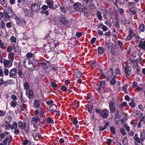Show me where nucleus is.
<instances>
[{"instance_id": "f257e3e1", "label": "nucleus", "mask_w": 145, "mask_h": 145, "mask_svg": "<svg viewBox=\"0 0 145 145\" xmlns=\"http://www.w3.org/2000/svg\"><path fill=\"white\" fill-rule=\"evenodd\" d=\"M3 139L2 142L0 145H9L12 141L13 138L10 133L7 131L0 133V141Z\"/></svg>"}, {"instance_id": "f03ea898", "label": "nucleus", "mask_w": 145, "mask_h": 145, "mask_svg": "<svg viewBox=\"0 0 145 145\" xmlns=\"http://www.w3.org/2000/svg\"><path fill=\"white\" fill-rule=\"evenodd\" d=\"M34 61L32 62L29 59L25 58L23 61L24 67L26 69L32 71L34 70L36 65L35 63H34Z\"/></svg>"}, {"instance_id": "7ed1b4c3", "label": "nucleus", "mask_w": 145, "mask_h": 145, "mask_svg": "<svg viewBox=\"0 0 145 145\" xmlns=\"http://www.w3.org/2000/svg\"><path fill=\"white\" fill-rule=\"evenodd\" d=\"M11 10V8L8 7L6 8L4 10L5 16L4 19L7 21L8 20V19L12 18L14 16V12Z\"/></svg>"}, {"instance_id": "20e7f679", "label": "nucleus", "mask_w": 145, "mask_h": 145, "mask_svg": "<svg viewBox=\"0 0 145 145\" xmlns=\"http://www.w3.org/2000/svg\"><path fill=\"white\" fill-rule=\"evenodd\" d=\"M109 104V109L111 114H113L116 111V107L114 105V102L112 101H110L108 102Z\"/></svg>"}, {"instance_id": "39448f33", "label": "nucleus", "mask_w": 145, "mask_h": 145, "mask_svg": "<svg viewBox=\"0 0 145 145\" xmlns=\"http://www.w3.org/2000/svg\"><path fill=\"white\" fill-rule=\"evenodd\" d=\"M109 111L106 109H104L101 110L100 116L103 119L107 118L109 115Z\"/></svg>"}, {"instance_id": "423d86ee", "label": "nucleus", "mask_w": 145, "mask_h": 145, "mask_svg": "<svg viewBox=\"0 0 145 145\" xmlns=\"http://www.w3.org/2000/svg\"><path fill=\"white\" fill-rule=\"evenodd\" d=\"M60 18V19H59L57 21L58 24L60 25H66L68 24V22L66 17L62 16Z\"/></svg>"}, {"instance_id": "0eeeda50", "label": "nucleus", "mask_w": 145, "mask_h": 145, "mask_svg": "<svg viewBox=\"0 0 145 145\" xmlns=\"http://www.w3.org/2000/svg\"><path fill=\"white\" fill-rule=\"evenodd\" d=\"M12 129H14V135H18L20 133L19 128H18V125L17 122L16 121H14L13 123V127Z\"/></svg>"}, {"instance_id": "6e6552de", "label": "nucleus", "mask_w": 145, "mask_h": 145, "mask_svg": "<svg viewBox=\"0 0 145 145\" xmlns=\"http://www.w3.org/2000/svg\"><path fill=\"white\" fill-rule=\"evenodd\" d=\"M42 66L43 68L45 70V71L46 73H48L49 72L50 68L49 63H44L42 64Z\"/></svg>"}, {"instance_id": "1a4fd4ad", "label": "nucleus", "mask_w": 145, "mask_h": 145, "mask_svg": "<svg viewBox=\"0 0 145 145\" xmlns=\"http://www.w3.org/2000/svg\"><path fill=\"white\" fill-rule=\"evenodd\" d=\"M17 73V70L15 68H13L10 71L9 77L11 78H14Z\"/></svg>"}, {"instance_id": "9d476101", "label": "nucleus", "mask_w": 145, "mask_h": 145, "mask_svg": "<svg viewBox=\"0 0 145 145\" xmlns=\"http://www.w3.org/2000/svg\"><path fill=\"white\" fill-rule=\"evenodd\" d=\"M125 72L126 74V76L127 78H128L130 75L129 72H131V67H124Z\"/></svg>"}, {"instance_id": "9b49d317", "label": "nucleus", "mask_w": 145, "mask_h": 145, "mask_svg": "<svg viewBox=\"0 0 145 145\" xmlns=\"http://www.w3.org/2000/svg\"><path fill=\"white\" fill-rule=\"evenodd\" d=\"M40 8V6L36 4H34L31 5V9L33 12H36L38 11Z\"/></svg>"}, {"instance_id": "f8f14e48", "label": "nucleus", "mask_w": 145, "mask_h": 145, "mask_svg": "<svg viewBox=\"0 0 145 145\" xmlns=\"http://www.w3.org/2000/svg\"><path fill=\"white\" fill-rule=\"evenodd\" d=\"M138 47L144 50H145V40L144 39H142L140 41Z\"/></svg>"}, {"instance_id": "ddd939ff", "label": "nucleus", "mask_w": 145, "mask_h": 145, "mask_svg": "<svg viewBox=\"0 0 145 145\" xmlns=\"http://www.w3.org/2000/svg\"><path fill=\"white\" fill-rule=\"evenodd\" d=\"M27 125L26 122H23L22 129L24 130L25 133H27L28 132L29 129V126H27Z\"/></svg>"}, {"instance_id": "4468645a", "label": "nucleus", "mask_w": 145, "mask_h": 145, "mask_svg": "<svg viewBox=\"0 0 145 145\" xmlns=\"http://www.w3.org/2000/svg\"><path fill=\"white\" fill-rule=\"evenodd\" d=\"M120 22L121 24L124 25L125 26H128L127 25H130L129 21L125 18L121 20Z\"/></svg>"}, {"instance_id": "2eb2a0df", "label": "nucleus", "mask_w": 145, "mask_h": 145, "mask_svg": "<svg viewBox=\"0 0 145 145\" xmlns=\"http://www.w3.org/2000/svg\"><path fill=\"white\" fill-rule=\"evenodd\" d=\"M34 95L33 91L31 90L29 91L28 94L27 92L26 93V95L28 97L29 100H31L33 98Z\"/></svg>"}, {"instance_id": "dca6fc26", "label": "nucleus", "mask_w": 145, "mask_h": 145, "mask_svg": "<svg viewBox=\"0 0 145 145\" xmlns=\"http://www.w3.org/2000/svg\"><path fill=\"white\" fill-rule=\"evenodd\" d=\"M25 11L26 15L27 16H31L34 14L33 12L31 9H26Z\"/></svg>"}, {"instance_id": "f3484780", "label": "nucleus", "mask_w": 145, "mask_h": 145, "mask_svg": "<svg viewBox=\"0 0 145 145\" xmlns=\"http://www.w3.org/2000/svg\"><path fill=\"white\" fill-rule=\"evenodd\" d=\"M46 2L47 4L49 5V7L50 8H53V5L54 4V1L52 0H46Z\"/></svg>"}, {"instance_id": "a211bd4d", "label": "nucleus", "mask_w": 145, "mask_h": 145, "mask_svg": "<svg viewBox=\"0 0 145 145\" xmlns=\"http://www.w3.org/2000/svg\"><path fill=\"white\" fill-rule=\"evenodd\" d=\"M129 11L130 14L133 15H135L137 12L136 9L135 7H131L129 9Z\"/></svg>"}, {"instance_id": "6ab92c4d", "label": "nucleus", "mask_w": 145, "mask_h": 145, "mask_svg": "<svg viewBox=\"0 0 145 145\" xmlns=\"http://www.w3.org/2000/svg\"><path fill=\"white\" fill-rule=\"evenodd\" d=\"M40 121V119L39 118L38 116H35L32 118L31 122H33L34 124H36V123H38Z\"/></svg>"}, {"instance_id": "aec40b11", "label": "nucleus", "mask_w": 145, "mask_h": 145, "mask_svg": "<svg viewBox=\"0 0 145 145\" xmlns=\"http://www.w3.org/2000/svg\"><path fill=\"white\" fill-rule=\"evenodd\" d=\"M57 109V106L55 104L50 105L49 107L50 111L53 112L56 111Z\"/></svg>"}, {"instance_id": "412c9836", "label": "nucleus", "mask_w": 145, "mask_h": 145, "mask_svg": "<svg viewBox=\"0 0 145 145\" xmlns=\"http://www.w3.org/2000/svg\"><path fill=\"white\" fill-rule=\"evenodd\" d=\"M140 138L141 141H143L145 139V130H142L140 135Z\"/></svg>"}, {"instance_id": "4be33fe9", "label": "nucleus", "mask_w": 145, "mask_h": 145, "mask_svg": "<svg viewBox=\"0 0 145 145\" xmlns=\"http://www.w3.org/2000/svg\"><path fill=\"white\" fill-rule=\"evenodd\" d=\"M114 26L117 28V30L119 31L120 28L119 20L118 18L116 19V22L114 24Z\"/></svg>"}, {"instance_id": "5701e85b", "label": "nucleus", "mask_w": 145, "mask_h": 145, "mask_svg": "<svg viewBox=\"0 0 145 145\" xmlns=\"http://www.w3.org/2000/svg\"><path fill=\"white\" fill-rule=\"evenodd\" d=\"M138 29L140 32H144L145 30V25L143 24H141L139 25Z\"/></svg>"}, {"instance_id": "b1692460", "label": "nucleus", "mask_w": 145, "mask_h": 145, "mask_svg": "<svg viewBox=\"0 0 145 145\" xmlns=\"http://www.w3.org/2000/svg\"><path fill=\"white\" fill-rule=\"evenodd\" d=\"M120 116V111L119 110H117L114 115V121H116V119H119Z\"/></svg>"}, {"instance_id": "393cba45", "label": "nucleus", "mask_w": 145, "mask_h": 145, "mask_svg": "<svg viewBox=\"0 0 145 145\" xmlns=\"http://www.w3.org/2000/svg\"><path fill=\"white\" fill-rule=\"evenodd\" d=\"M16 20L17 22V24L18 25H19L24 22L23 20L20 19L17 17L16 18Z\"/></svg>"}, {"instance_id": "a878e982", "label": "nucleus", "mask_w": 145, "mask_h": 145, "mask_svg": "<svg viewBox=\"0 0 145 145\" xmlns=\"http://www.w3.org/2000/svg\"><path fill=\"white\" fill-rule=\"evenodd\" d=\"M117 43L118 45L120 47L121 50L123 51L124 48V45L123 43L120 40L118 41Z\"/></svg>"}, {"instance_id": "bb28decb", "label": "nucleus", "mask_w": 145, "mask_h": 145, "mask_svg": "<svg viewBox=\"0 0 145 145\" xmlns=\"http://www.w3.org/2000/svg\"><path fill=\"white\" fill-rule=\"evenodd\" d=\"M96 15L98 19L99 20H103V16L102 15V14L101 12L100 11H97L96 13Z\"/></svg>"}, {"instance_id": "cd10ccee", "label": "nucleus", "mask_w": 145, "mask_h": 145, "mask_svg": "<svg viewBox=\"0 0 145 145\" xmlns=\"http://www.w3.org/2000/svg\"><path fill=\"white\" fill-rule=\"evenodd\" d=\"M116 76L114 75L113 76L112 79L110 81V84L113 86L116 83V80L115 79Z\"/></svg>"}, {"instance_id": "c85d7f7f", "label": "nucleus", "mask_w": 145, "mask_h": 145, "mask_svg": "<svg viewBox=\"0 0 145 145\" xmlns=\"http://www.w3.org/2000/svg\"><path fill=\"white\" fill-rule=\"evenodd\" d=\"M10 105L13 108H15L18 104V103L16 101L12 100L11 101Z\"/></svg>"}, {"instance_id": "c756f323", "label": "nucleus", "mask_w": 145, "mask_h": 145, "mask_svg": "<svg viewBox=\"0 0 145 145\" xmlns=\"http://www.w3.org/2000/svg\"><path fill=\"white\" fill-rule=\"evenodd\" d=\"M1 5L4 7L7 8V2L6 0H0Z\"/></svg>"}, {"instance_id": "7c9ffc66", "label": "nucleus", "mask_w": 145, "mask_h": 145, "mask_svg": "<svg viewBox=\"0 0 145 145\" xmlns=\"http://www.w3.org/2000/svg\"><path fill=\"white\" fill-rule=\"evenodd\" d=\"M34 105L37 108H39L40 106L39 101L37 100H35L34 101Z\"/></svg>"}, {"instance_id": "2f4dec72", "label": "nucleus", "mask_w": 145, "mask_h": 145, "mask_svg": "<svg viewBox=\"0 0 145 145\" xmlns=\"http://www.w3.org/2000/svg\"><path fill=\"white\" fill-rule=\"evenodd\" d=\"M98 52L100 54H102L104 52V50L102 47H99L98 48Z\"/></svg>"}, {"instance_id": "473e14b6", "label": "nucleus", "mask_w": 145, "mask_h": 145, "mask_svg": "<svg viewBox=\"0 0 145 145\" xmlns=\"http://www.w3.org/2000/svg\"><path fill=\"white\" fill-rule=\"evenodd\" d=\"M12 127L13 124L12 125H11L9 123H7L5 125V128L6 130H8L10 128L12 129Z\"/></svg>"}, {"instance_id": "72a5a7b5", "label": "nucleus", "mask_w": 145, "mask_h": 145, "mask_svg": "<svg viewBox=\"0 0 145 145\" xmlns=\"http://www.w3.org/2000/svg\"><path fill=\"white\" fill-rule=\"evenodd\" d=\"M17 73H18L19 75V77L21 78H23V76H22V74L23 73L22 70L19 69L17 70Z\"/></svg>"}, {"instance_id": "f704fd0d", "label": "nucleus", "mask_w": 145, "mask_h": 145, "mask_svg": "<svg viewBox=\"0 0 145 145\" xmlns=\"http://www.w3.org/2000/svg\"><path fill=\"white\" fill-rule=\"evenodd\" d=\"M133 37V35L129 34L126 37L125 40L126 41H130L132 39Z\"/></svg>"}, {"instance_id": "c9c22d12", "label": "nucleus", "mask_w": 145, "mask_h": 145, "mask_svg": "<svg viewBox=\"0 0 145 145\" xmlns=\"http://www.w3.org/2000/svg\"><path fill=\"white\" fill-rule=\"evenodd\" d=\"M127 105V103L126 102H123L120 105V108L122 110L123 109L124 107Z\"/></svg>"}, {"instance_id": "e433bc0d", "label": "nucleus", "mask_w": 145, "mask_h": 145, "mask_svg": "<svg viewBox=\"0 0 145 145\" xmlns=\"http://www.w3.org/2000/svg\"><path fill=\"white\" fill-rule=\"evenodd\" d=\"M8 58L9 59L11 60H13L14 59V53H10L8 55Z\"/></svg>"}, {"instance_id": "4c0bfd02", "label": "nucleus", "mask_w": 145, "mask_h": 145, "mask_svg": "<svg viewBox=\"0 0 145 145\" xmlns=\"http://www.w3.org/2000/svg\"><path fill=\"white\" fill-rule=\"evenodd\" d=\"M10 63V61L7 60H5L4 61V65L5 67H7L9 64Z\"/></svg>"}, {"instance_id": "58836bf2", "label": "nucleus", "mask_w": 145, "mask_h": 145, "mask_svg": "<svg viewBox=\"0 0 145 145\" xmlns=\"http://www.w3.org/2000/svg\"><path fill=\"white\" fill-rule=\"evenodd\" d=\"M131 124L134 127L136 126L137 125V121L134 120H133L131 122Z\"/></svg>"}, {"instance_id": "ea45409f", "label": "nucleus", "mask_w": 145, "mask_h": 145, "mask_svg": "<svg viewBox=\"0 0 145 145\" xmlns=\"http://www.w3.org/2000/svg\"><path fill=\"white\" fill-rule=\"evenodd\" d=\"M120 132L123 135L125 136L126 134V132L125 130L121 128L120 129Z\"/></svg>"}, {"instance_id": "a19ab883", "label": "nucleus", "mask_w": 145, "mask_h": 145, "mask_svg": "<svg viewBox=\"0 0 145 145\" xmlns=\"http://www.w3.org/2000/svg\"><path fill=\"white\" fill-rule=\"evenodd\" d=\"M29 87L28 83L27 82H25L24 84V89H27Z\"/></svg>"}, {"instance_id": "79ce46f5", "label": "nucleus", "mask_w": 145, "mask_h": 145, "mask_svg": "<svg viewBox=\"0 0 145 145\" xmlns=\"http://www.w3.org/2000/svg\"><path fill=\"white\" fill-rule=\"evenodd\" d=\"M5 23L2 21H1L0 23V28L4 29L5 27Z\"/></svg>"}, {"instance_id": "37998d69", "label": "nucleus", "mask_w": 145, "mask_h": 145, "mask_svg": "<svg viewBox=\"0 0 145 145\" xmlns=\"http://www.w3.org/2000/svg\"><path fill=\"white\" fill-rule=\"evenodd\" d=\"M110 130L113 134L114 135L116 134V132L115 129L113 126H111L110 127Z\"/></svg>"}, {"instance_id": "c03bdc74", "label": "nucleus", "mask_w": 145, "mask_h": 145, "mask_svg": "<svg viewBox=\"0 0 145 145\" xmlns=\"http://www.w3.org/2000/svg\"><path fill=\"white\" fill-rule=\"evenodd\" d=\"M7 84H14V82L13 80H8L6 82Z\"/></svg>"}, {"instance_id": "a18cd8bd", "label": "nucleus", "mask_w": 145, "mask_h": 145, "mask_svg": "<svg viewBox=\"0 0 145 145\" xmlns=\"http://www.w3.org/2000/svg\"><path fill=\"white\" fill-rule=\"evenodd\" d=\"M116 48L114 47H112L111 50L110 51V52L112 54L115 55L116 52V50H115Z\"/></svg>"}, {"instance_id": "49530a36", "label": "nucleus", "mask_w": 145, "mask_h": 145, "mask_svg": "<svg viewBox=\"0 0 145 145\" xmlns=\"http://www.w3.org/2000/svg\"><path fill=\"white\" fill-rule=\"evenodd\" d=\"M128 5L131 7H135V4L134 3L129 2H128Z\"/></svg>"}, {"instance_id": "de8ad7c7", "label": "nucleus", "mask_w": 145, "mask_h": 145, "mask_svg": "<svg viewBox=\"0 0 145 145\" xmlns=\"http://www.w3.org/2000/svg\"><path fill=\"white\" fill-rule=\"evenodd\" d=\"M13 48L12 46H8L7 47V51L8 52H10L11 50L13 49Z\"/></svg>"}, {"instance_id": "09e8293b", "label": "nucleus", "mask_w": 145, "mask_h": 145, "mask_svg": "<svg viewBox=\"0 0 145 145\" xmlns=\"http://www.w3.org/2000/svg\"><path fill=\"white\" fill-rule=\"evenodd\" d=\"M46 121L48 123H54V121H53L52 119L51 118H48L46 119Z\"/></svg>"}, {"instance_id": "8fccbe9b", "label": "nucleus", "mask_w": 145, "mask_h": 145, "mask_svg": "<svg viewBox=\"0 0 145 145\" xmlns=\"http://www.w3.org/2000/svg\"><path fill=\"white\" fill-rule=\"evenodd\" d=\"M115 73L116 75H120L121 73L120 71V70L119 69L116 68L115 70Z\"/></svg>"}, {"instance_id": "3c124183", "label": "nucleus", "mask_w": 145, "mask_h": 145, "mask_svg": "<svg viewBox=\"0 0 145 145\" xmlns=\"http://www.w3.org/2000/svg\"><path fill=\"white\" fill-rule=\"evenodd\" d=\"M33 54L30 53H29L26 55V56L27 57L26 58L29 59V58L32 57L33 56Z\"/></svg>"}, {"instance_id": "603ef678", "label": "nucleus", "mask_w": 145, "mask_h": 145, "mask_svg": "<svg viewBox=\"0 0 145 145\" xmlns=\"http://www.w3.org/2000/svg\"><path fill=\"white\" fill-rule=\"evenodd\" d=\"M118 10L120 12L121 15H123V14L124 13V10L122 8H119L118 9Z\"/></svg>"}, {"instance_id": "864d4df0", "label": "nucleus", "mask_w": 145, "mask_h": 145, "mask_svg": "<svg viewBox=\"0 0 145 145\" xmlns=\"http://www.w3.org/2000/svg\"><path fill=\"white\" fill-rule=\"evenodd\" d=\"M109 73H110V75L111 76H113L114 74V71L113 69L112 68H111L110 69L109 72Z\"/></svg>"}, {"instance_id": "5fc2aeb1", "label": "nucleus", "mask_w": 145, "mask_h": 145, "mask_svg": "<svg viewBox=\"0 0 145 145\" xmlns=\"http://www.w3.org/2000/svg\"><path fill=\"white\" fill-rule=\"evenodd\" d=\"M5 44L2 42V40L0 39V47L2 49H4Z\"/></svg>"}, {"instance_id": "6e6d98bb", "label": "nucleus", "mask_w": 145, "mask_h": 145, "mask_svg": "<svg viewBox=\"0 0 145 145\" xmlns=\"http://www.w3.org/2000/svg\"><path fill=\"white\" fill-rule=\"evenodd\" d=\"M47 103L48 105H54L53 104L54 102L52 100H50L46 102Z\"/></svg>"}, {"instance_id": "4d7b16f0", "label": "nucleus", "mask_w": 145, "mask_h": 145, "mask_svg": "<svg viewBox=\"0 0 145 145\" xmlns=\"http://www.w3.org/2000/svg\"><path fill=\"white\" fill-rule=\"evenodd\" d=\"M4 73L5 75L7 76L9 74L8 70L7 68L4 69Z\"/></svg>"}, {"instance_id": "13d9d810", "label": "nucleus", "mask_w": 145, "mask_h": 145, "mask_svg": "<svg viewBox=\"0 0 145 145\" xmlns=\"http://www.w3.org/2000/svg\"><path fill=\"white\" fill-rule=\"evenodd\" d=\"M77 119V118L76 117H75L74 118V119L73 120V123L75 125L78 122Z\"/></svg>"}, {"instance_id": "bf43d9fd", "label": "nucleus", "mask_w": 145, "mask_h": 145, "mask_svg": "<svg viewBox=\"0 0 145 145\" xmlns=\"http://www.w3.org/2000/svg\"><path fill=\"white\" fill-rule=\"evenodd\" d=\"M11 97V99H13V100L14 101H16L17 99V97L14 94H13L12 95Z\"/></svg>"}, {"instance_id": "052dcab7", "label": "nucleus", "mask_w": 145, "mask_h": 145, "mask_svg": "<svg viewBox=\"0 0 145 145\" xmlns=\"http://www.w3.org/2000/svg\"><path fill=\"white\" fill-rule=\"evenodd\" d=\"M10 40L12 42H16V38L14 36H12L10 38Z\"/></svg>"}, {"instance_id": "680f3d73", "label": "nucleus", "mask_w": 145, "mask_h": 145, "mask_svg": "<svg viewBox=\"0 0 145 145\" xmlns=\"http://www.w3.org/2000/svg\"><path fill=\"white\" fill-rule=\"evenodd\" d=\"M124 127L127 131H129L130 130V127L127 126L126 124H124Z\"/></svg>"}, {"instance_id": "e2e57ef3", "label": "nucleus", "mask_w": 145, "mask_h": 145, "mask_svg": "<svg viewBox=\"0 0 145 145\" xmlns=\"http://www.w3.org/2000/svg\"><path fill=\"white\" fill-rule=\"evenodd\" d=\"M48 6L43 5L41 7V9L43 10H45L48 9Z\"/></svg>"}, {"instance_id": "0e129e2a", "label": "nucleus", "mask_w": 145, "mask_h": 145, "mask_svg": "<svg viewBox=\"0 0 145 145\" xmlns=\"http://www.w3.org/2000/svg\"><path fill=\"white\" fill-rule=\"evenodd\" d=\"M61 89L64 92L67 91V88L64 85H63L61 88Z\"/></svg>"}, {"instance_id": "69168bd1", "label": "nucleus", "mask_w": 145, "mask_h": 145, "mask_svg": "<svg viewBox=\"0 0 145 145\" xmlns=\"http://www.w3.org/2000/svg\"><path fill=\"white\" fill-rule=\"evenodd\" d=\"M138 108L142 111H143L144 110L142 104H140L138 105Z\"/></svg>"}, {"instance_id": "338daca9", "label": "nucleus", "mask_w": 145, "mask_h": 145, "mask_svg": "<svg viewBox=\"0 0 145 145\" xmlns=\"http://www.w3.org/2000/svg\"><path fill=\"white\" fill-rule=\"evenodd\" d=\"M51 85L52 88H57V84L54 82H52Z\"/></svg>"}, {"instance_id": "774afa93", "label": "nucleus", "mask_w": 145, "mask_h": 145, "mask_svg": "<svg viewBox=\"0 0 145 145\" xmlns=\"http://www.w3.org/2000/svg\"><path fill=\"white\" fill-rule=\"evenodd\" d=\"M129 34L133 35L134 34V32L133 30L132 29L129 28Z\"/></svg>"}]
</instances>
